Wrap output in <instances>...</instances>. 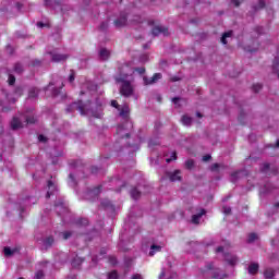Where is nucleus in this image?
<instances>
[{
  "label": "nucleus",
  "mask_w": 279,
  "mask_h": 279,
  "mask_svg": "<svg viewBox=\"0 0 279 279\" xmlns=\"http://www.w3.org/2000/svg\"><path fill=\"white\" fill-rule=\"evenodd\" d=\"M153 36H160V34H163V36H169V28L165 26H155L151 29Z\"/></svg>",
  "instance_id": "4"
},
{
  "label": "nucleus",
  "mask_w": 279,
  "mask_h": 279,
  "mask_svg": "<svg viewBox=\"0 0 279 279\" xmlns=\"http://www.w3.org/2000/svg\"><path fill=\"white\" fill-rule=\"evenodd\" d=\"M172 160H178V153L173 151L171 157L166 159V162H172Z\"/></svg>",
  "instance_id": "35"
},
{
  "label": "nucleus",
  "mask_w": 279,
  "mask_h": 279,
  "mask_svg": "<svg viewBox=\"0 0 279 279\" xmlns=\"http://www.w3.org/2000/svg\"><path fill=\"white\" fill-rule=\"evenodd\" d=\"M258 264L253 263L248 266V274H251V276H256V274H258Z\"/></svg>",
  "instance_id": "14"
},
{
  "label": "nucleus",
  "mask_w": 279,
  "mask_h": 279,
  "mask_svg": "<svg viewBox=\"0 0 279 279\" xmlns=\"http://www.w3.org/2000/svg\"><path fill=\"white\" fill-rule=\"evenodd\" d=\"M206 215V209H201V211L196 215L192 216V223H195L196 226L199 223V219Z\"/></svg>",
  "instance_id": "11"
},
{
  "label": "nucleus",
  "mask_w": 279,
  "mask_h": 279,
  "mask_svg": "<svg viewBox=\"0 0 279 279\" xmlns=\"http://www.w3.org/2000/svg\"><path fill=\"white\" fill-rule=\"evenodd\" d=\"M252 88H253V93H260V90L263 89V85L254 84Z\"/></svg>",
  "instance_id": "32"
},
{
  "label": "nucleus",
  "mask_w": 279,
  "mask_h": 279,
  "mask_svg": "<svg viewBox=\"0 0 279 279\" xmlns=\"http://www.w3.org/2000/svg\"><path fill=\"white\" fill-rule=\"evenodd\" d=\"M3 252H4V256H12V254H14V251H12V248L8 246L3 248Z\"/></svg>",
  "instance_id": "34"
},
{
  "label": "nucleus",
  "mask_w": 279,
  "mask_h": 279,
  "mask_svg": "<svg viewBox=\"0 0 279 279\" xmlns=\"http://www.w3.org/2000/svg\"><path fill=\"white\" fill-rule=\"evenodd\" d=\"M181 173L182 172L180 170H174L173 172H171L169 174L170 182H180V180H182Z\"/></svg>",
  "instance_id": "7"
},
{
  "label": "nucleus",
  "mask_w": 279,
  "mask_h": 279,
  "mask_svg": "<svg viewBox=\"0 0 279 279\" xmlns=\"http://www.w3.org/2000/svg\"><path fill=\"white\" fill-rule=\"evenodd\" d=\"M246 51H250V53H254L255 51H258V44H256L255 48H251L250 46H247Z\"/></svg>",
  "instance_id": "43"
},
{
  "label": "nucleus",
  "mask_w": 279,
  "mask_h": 279,
  "mask_svg": "<svg viewBox=\"0 0 279 279\" xmlns=\"http://www.w3.org/2000/svg\"><path fill=\"white\" fill-rule=\"evenodd\" d=\"M37 64H40V61L35 60V61L33 62V66H37Z\"/></svg>",
  "instance_id": "64"
},
{
  "label": "nucleus",
  "mask_w": 279,
  "mask_h": 279,
  "mask_svg": "<svg viewBox=\"0 0 279 279\" xmlns=\"http://www.w3.org/2000/svg\"><path fill=\"white\" fill-rule=\"evenodd\" d=\"M265 8V0H259L256 10H263Z\"/></svg>",
  "instance_id": "44"
},
{
  "label": "nucleus",
  "mask_w": 279,
  "mask_h": 279,
  "mask_svg": "<svg viewBox=\"0 0 279 279\" xmlns=\"http://www.w3.org/2000/svg\"><path fill=\"white\" fill-rule=\"evenodd\" d=\"M45 278V272L43 270H38L35 274V279H44Z\"/></svg>",
  "instance_id": "37"
},
{
  "label": "nucleus",
  "mask_w": 279,
  "mask_h": 279,
  "mask_svg": "<svg viewBox=\"0 0 279 279\" xmlns=\"http://www.w3.org/2000/svg\"><path fill=\"white\" fill-rule=\"evenodd\" d=\"M239 173H241V171H234V172H232V173H231V178H232L233 180H236V178H239Z\"/></svg>",
  "instance_id": "48"
},
{
  "label": "nucleus",
  "mask_w": 279,
  "mask_h": 279,
  "mask_svg": "<svg viewBox=\"0 0 279 279\" xmlns=\"http://www.w3.org/2000/svg\"><path fill=\"white\" fill-rule=\"evenodd\" d=\"M131 279H143V276H141L140 274H135L132 276Z\"/></svg>",
  "instance_id": "54"
},
{
  "label": "nucleus",
  "mask_w": 279,
  "mask_h": 279,
  "mask_svg": "<svg viewBox=\"0 0 279 279\" xmlns=\"http://www.w3.org/2000/svg\"><path fill=\"white\" fill-rule=\"evenodd\" d=\"M97 171H99L97 167H92V173H97Z\"/></svg>",
  "instance_id": "61"
},
{
  "label": "nucleus",
  "mask_w": 279,
  "mask_h": 279,
  "mask_svg": "<svg viewBox=\"0 0 279 279\" xmlns=\"http://www.w3.org/2000/svg\"><path fill=\"white\" fill-rule=\"evenodd\" d=\"M73 233L71 231H64L62 232L63 241H68V239H71Z\"/></svg>",
  "instance_id": "33"
},
{
  "label": "nucleus",
  "mask_w": 279,
  "mask_h": 279,
  "mask_svg": "<svg viewBox=\"0 0 279 279\" xmlns=\"http://www.w3.org/2000/svg\"><path fill=\"white\" fill-rule=\"evenodd\" d=\"M113 24L116 27H125L128 25V15L122 14L120 19L114 20Z\"/></svg>",
  "instance_id": "6"
},
{
  "label": "nucleus",
  "mask_w": 279,
  "mask_h": 279,
  "mask_svg": "<svg viewBox=\"0 0 279 279\" xmlns=\"http://www.w3.org/2000/svg\"><path fill=\"white\" fill-rule=\"evenodd\" d=\"M108 279H119V272L117 270H112L108 274Z\"/></svg>",
  "instance_id": "29"
},
{
  "label": "nucleus",
  "mask_w": 279,
  "mask_h": 279,
  "mask_svg": "<svg viewBox=\"0 0 279 279\" xmlns=\"http://www.w3.org/2000/svg\"><path fill=\"white\" fill-rule=\"evenodd\" d=\"M16 83V77L14 75H9V86H14Z\"/></svg>",
  "instance_id": "36"
},
{
  "label": "nucleus",
  "mask_w": 279,
  "mask_h": 279,
  "mask_svg": "<svg viewBox=\"0 0 279 279\" xmlns=\"http://www.w3.org/2000/svg\"><path fill=\"white\" fill-rule=\"evenodd\" d=\"M165 276H166V272H165V270H161V272L159 274V279H162V278H165Z\"/></svg>",
  "instance_id": "60"
},
{
  "label": "nucleus",
  "mask_w": 279,
  "mask_h": 279,
  "mask_svg": "<svg viewBox=\"0 0 279 279\" xmlns=\"http://www.w3.org/2000/svg\"><path fill=\"white\" fill-rule=\"evenodd\" d=\"M258 239V235L256 233H250L247 238V243H254Z\"/></svg>",
  "instance_id": "28"
},
{
  "label": "nucleus",
  "mask_w": 279,
  "mask_h": 279,
  "mask_svg": "<svg viewBox=\"0 0 279 279\" xmlns=\"http://www.w3.org/2000/svg\"><path fill=\"white\" fill-rule=\"evenodd\" d=\"M193 167H195V161H193V159L185 161V169H192Z\"/></svg>",
  "instance_id": "30"
},
{
  "label": "nucleus",
  "mask_w": 279,
  "mask_h": 279,
  "mask_svg": "<svg viewBox=\"0 0 279 279\" xmlns=\"http://www.w3.org/2000/svg\"><path fill=\"white\" fill-rule=\"evenodd\" d=\"M120 117H122V119H125L126 121H128V119H130V106L124 105L120 109Z\"/></svg>",
  "instance_id": "10"
},
{
  "label": "nucleus",
  "mask_w": 279,
  "mask_h": 279,
  "mask_svg": "<svg viewBox=\"0 0 279 279\" xmlns=\"http://www.w3.org/2000/svg\"><path fill=\"white\" fill-rule=\"evenodd\" d=\"M38 142L39 143H47V137L45 135H39L38 136Z\"/></svg>",
  "instance_id": "47"
},
{
  "label": "nucleus",
  "mask_w": 279,
  "mask_h": 279,
  "mask_svg": "<svg viewBox=\"0 0 279 279\" xmlns=\"http://www.w3.org/2000/svg\"><path fill=\"white\" fill-rule=\"evenodd\" d=\"M267 171H269V163L268 162H264L260 167V172L262 173H267Z\"/></svg>",
  "instance_id": "31"
},
{
  "label": "nucleus",
  "mask_w": 279,
  "mask_h": 279,
  "mask_svg": "<svg viewBox=\"0 0 279 279\" xmlns=\"http://www.w3.org/2000/svg\"><path fill=\"white\" fill-rule=\"evenodd\" d=\"M219 163H214V165H211V167H210V171H219Z\"/></svg>",
  "instance_id": "45"
},
{
  "label": "nucleus",
  "mask_w": 279,
  "mask_h": 279,
  "mask_svg": "<svg viewBox=\"0 0 279 279\" xmlns=\"http://www.w3.org/2000/svg\"><path fill=\"white\" fill-rule=\"evenodd\" d=\"M153 84H156V82H158V80H162V74L161 73H155L153 75V77H150Z\"/></svg>",
  "instance_id": "25"
},
{
  "label": "nucleus",
  "mask_w": 279,
  "mask_h": 279,
  "mask_svg": "<svg viewBox=\"0 0 279 279\" xmlns=\"http://www.w3.org/2000/svg\"><path fill=\"white\" fill-rule=\"evenodd\" d=\"M161 250H162V246L153 244L150 246L149 256H154L156 254V252H161Z\"/></svg>",
  "instance_id": "15"
},
{
  "label": "nucleus",
  "mask_w": 279,
  "mask_h": 279,
  "mask_svg": "<svg viewBox=\"0 0 279 279\" xmlns=\"http://www.w3.org/2000/svg\"><path fill=\"white\" fill-rule=\"evenodd\" d=\"M143 80H144L145 86H149V85L154 84V82H151V78H149L147 76H144Z\"/></svg>",
  "instance_id": "39"
},
{
  "label": "nucleus",
  "mask_w": 279,
  "mask_h": 279,
  "mask_svg": "<svg viewBox=\"0 0 279 279\" xmlns=\"http://www.w3.org/2000/svg\"><path fill=\"white\" fill-rule=\"evenodd\" d=\"M25 119V123L26 125H34V123H36V119L34 118V116H24Z\"/></svg>",
  "instance_id": "17"
},
{
  "label": "nucleus",
  "mask_w": 279,
  "mask_h": 279,
  "mask_svg": "<svg viewBox=\"0 0 279 279\" xmlns=\"http://www.w3.org/2000/svg\"><path fill=\"white\" fill-rule=\"evenodd\" d=\"M10 110H12V108H10V107H3L2 108V112H10Z\"/></svg>",
  "instance_id": "56"
},
{
  "label": "nucleus",
  "mask_w": 279,
  "mask_h": 279,
  "mask_svg": "<svg viewBox=\"0 0 279 279\" xmlns=\"http://www.w3.org/2000/svg\"><path fill=\"white\" fill-rule=\"evenodd\" d=\"M232 36V31H229V32H226L222 34V37H221V43L222 45H228V40L227 38H230Z\"/></svg>",
  "instance_id": "18"
},
{
  "label": "nucleus",
  "mask_w": 279,
  "mask_h": 279,
  "mask_svg": "<svg viewBox=\"0 0 279 279\" xmlns=\"http://www.w3.org/2000/svg\"><path fill=\"white\" fill-rule=\"evenodd\" d=\"M21 128H23V123L19 118L14 117L11 121V130H19Z\"/></svg>",
  "instance_id": "12"
},
{
  "label": "nucleus",
  "mask_w": 279,
  "mask_h": 279,
  "mask_svg": "<svg viewBox=\"0 0 279 279\" xmlns=\"http://www.w3.org/2000/svg\"><path fill=\"white\" fill-rule=\"evenodd\" d=\"M82 263H84V258L76 256L72 260V267H80V265H82Z\"/></svg>",
  "instance_id": "21"
},
{
  "label": "nucleus",
  "mask_w": 279,
  "mask_h": 279,
  "mask_svg": "<svg viewBox=\"0 0 279 279\" xmlns=\"http://www.w3.org/2000/svg\"><path fill=\"white\" fill-rule=\"evenodd\" d=\"M101 206L104 208H110V206H112V204L110 203V201H102L101 202Z\"/></svg>",
  "instance_id": "42"
},
{
  "label": "nucleus",
  "mask_w": 279,
  "mask_h": 279,
  "mask_svg": "<svg viewBox=\"0 0 279 279\" xmlns=\"http://www.w3.org/2000/svg\"><path fill=\"white\" fill-rule=\"evenodd\" d=\"M69 82L70 84H73L75 82V71L71 70V73L69 75Z\"/></svg>",
  "instance_id": "38"
},
{
  "label": "nucleus",
  "mask_w": 279,
  "mask_h": 279,
  "mask_svg": "<svg viewBox=\"0 0 279 279\" xmlns=\"http://www.w3.org/2000/svg\"><path fill=\"white\" fill-rule=\"evenodd\" d=\"M52 95H53V97H58V95H60V90L53 89Z\"/></svg>",
  "instance_id": "55"
},
{
  "label": "nucleus",
  "mask_w": 279,
  "mask_h": 279,
  "mask_svg": "<svg viewBox=\"0 0 279 279\" xmlns=\"http://www.w3.org/2000/svg\"><path fill=\"white\" fill-rule=\"evenodd\" d=\"M48 189H53V181L51 180L48 181Z\"/></svg>",
  "instance_id": "59"
},
{
  "label": "nucleus",
  "mask_w": 279,
  "mask_h": 279,
  "mask_svg": "<svg viewBox=\"0 0 279 279\" xmlns=\"http://www.w3.org/2000/svg\"><path fill=\"white\" fill-rule=\"evenodd\" d=\"M210 158H213L210 155H205V156H203V161L208 162V160H210Z\"/></svg>",
  "instance_id": "52"
},
{
  "label": "nucleus",
  "mask_w": 279,
  "mask_h": 279,
  "mask_svg": "<svg viewBox=\"0 0 279 279\" xmlns=\"http://www.w3.org/2000/svg\"><path fill=\"white\" fill-rule=\"evenodd\" d=\"M131 197L133 199H138V197H141V191H137L136 187H134L131 190Z\"/></svg>",
  "instance_id": "24"
},
{
  "label": "nucleus",
  "mask_w": 279,
  "mask_h": 279,
  "mask_svg": "<svg viewBox=\"0 0 279 279\" xmlns=\"http://www.w3.org/2000/svg\"><path fill=\"white\" fill-rule=\"evenodd\" d=\"M181 121L183 125H191V123H193V118L189 116H183Z\"/></svg>",
  "instance_id": "22"
},
{
  "label": "nucleus",
  "mask_w": 279,
  "mask_h": 279,
  "mask_svg": "<svg viewBox=\"0 0 279 279\" xmlns=\"http://www.w3.org/2000/svg\"><path fill=\"white\" fill-rule=\"evenodd\" d=\"M76 226H88V219L80 218L78 220H76Z\"/></svg>",
  "instance_id": "26"
},
{
  "label": "nucleus",
  "mask_w": 279,
  "mask_h": 279,
  "mask_svg": "<svg viewBox=\"0 0 279 279\" xmlns=\"http://www.w3.org/2000/svg\"><path fill=\"white\" fill-rule=\"evenodd\" d=\"M116 84H121L120 95H122V97H132V95H134V85H132V81H117Z\"/></svg>",
  "instance_id": "3"
},
{
  "label": "nucleus",
  "mask_w": 279,
  "mask_h": 279,
  "mask_svg": "<svg viewBox=\"0 0 279 279\" xmlns=\"http://www.w3.org/2000/svg\"><path fill=\"white\" fill-rule=\"evenodd\" d=\"M109 263H111L112 265H117V257L110 256L109 257Z\"/></svg>",
  "instance_id": "50"
},
{
  "label": "nucleus",
  "mask_w": 279,
  "mask_h": 279,
  "mask_svg": "<svg viewBox=\"0 0 279 279\" xmlns=\"http://www.w3.org/2000/svg\"><path fill=\"white\" fill-rule=\"evenodd\" d=\"M231 1H232L233 5H235V8H239L243 0H231Z\"/></svg>",
  "instance_id": "49"
},
{
  "label": "nucleus",
  "mask_w": 279,
  "mask_h": 279,
  "mask_svg": "<svg viewBox=\"0 0 279 279\" xmlns=\"http://www.w3.org/2000/svg\"><path fill=\"white\" fill-rule=\"evenodd\" d=\"M134 75V68L129 63H120L118 65V74L114 76L116 82L128 81V77Z\"/></svg>",
  "instance_id": "2"
},
{
  "label": "nucleus",
  "mask_w": 279,
  "mask_h": 279,
  "mask_svg": "<svg viewBox=\"0 0 279 279\" xmlns=\"http://www.w3.org/2000/svg\"><path fill=\"white\" fill-rule=\"evenodd\" d=\"M101 193V185H97L96 187L88 190L87 195L88 197H99Z\"/></svg>",
  "instance_id": "8"
},
{
  "label": "nucleus",
  "mask_w": 279,
  "mask_h": 279,
  "mask_svg": "<svg viewBox=\"0 0 279 279\" xmlns=\"http://www.w3.org/2000/svg\"><path fill=\"white\" fill-rule=\"evenodd\" d=\"M219 252H223V246H218L216 248V254H219Z\"/></svg>",
  "instance_id": "57"
},
{
  "label": "nucleus",
  "mask_w": 279,
  "mask_h": 279,
  "mask_svg": "<svg viewBox=\"0 0 279 279\" xmlns=\"http://www.w3.org/2000/svg\"><path fill=\"white\" fill-rule=\"evenodd\" d=\"M180 99V97H174V98H172V101H173V104H178V100Z\"/></svg>",
  "instance_id": "63"
},
{
  "label": "nucleus",
  "mask_w": 279,
  "mask_h": 279,
  "mask_svg": "<svg viewBox=\"0 0 279 279\" xmlns=\"http://www.w3.org/2000/svg\"><path fill=\"white\" fill-rule=\"evenodd\" d=\"M14 72L17 73V74L23 73V64H21V63H15V65H14Z\"/></svg>",
  "instance_id": "27"
},
{
  "label": "nucleus",
  "mask_w": 279,
  "mask_h": 279,
  "mask_svg": "<svg viewBox=\"0 0 279 279\" xmlns=\"http://www.w3.org/2000/svg\"><path fill=\"white\" fill-rule=\"evenodd\" d=\"M211 278L213 279H226V278H228V275H221L220 272H219V269H217V270H215L214 272H213V276H211Z\"/></svg>",
  "instance_id": "19"
},
{
  "label": "nucleus",
  "mask_w": 279,
  "mask_h": 279,
  "mask_svg": "<svg viewBox=\"0 0 279 279\" xmlns=\"http://www.w3.org/2000/svg\"><path fill=\"white\" fill-rule=\"evenodd\" d=\"M171 82H180V77L178 76L171 77Z\"/></svg>",
  "instance_id": "62"
},
{
  "label": "nucleus",
  "mask_w": 279,
  "mask_h": 279,
  "mask_svg": "<svg viewBox=\"0 0 279 279\" xmlns=\"http://www.w3.org/2000/svg\"><path fill=\"white\" fill-rule=\"evenodd\" d=\"M69 59V54H60L53 53L52 54V62H65Z\"/></svg>",
  "instance_id": "9"
},
{
  "label": "nucleus",
  "mask_w": 279,
  "mask_h": 279,
  "mask_svg": "<svg viewBox=\"0 0 279 279\" xmlns=\"http://www.w3.org/2000/svg\"><path fill=\"white\" fill-rule=\"evenodd\" d=\"M225 262L228 263L230 267H234L239 263V257L230 253H225Z\"/></svg>",
  "instance_id": "5"
},
{
  "label": "nucleus",
  "mask_w": 279,
  "mask_h": 279,
  "mask_svg": "<svg viewBox=\"0 0 279 279\" xmlns=\"http://www.w3.org/2000/svg\"><path fill=\"white\" fill-rule=\"evenodd\" d=\"M99 56L100 58H102V60H108V58H110V52L108 51V49L102 48L99 51Z\"/></svg>",
  "instance_id": "20"
},
{
  "label": "nucleus",
  "mask_w": 279,
  "mask_h": 279,
  "mask_svg": "<svg viewBox=\"0 0 279 279\" xmlns=\"http://www.w3.org/2000/svg\"><path fill=\"white\" fill-rule=\"evenodd\" d=\"M54 240L53 236H48L44 240V245L46 247V250H48V247H51V245H53Z\"/></svg>",
  "instance_id": "16"
},
{
  "label": "nucleus",
  "mask_w": 279,
  "mask_h": 279,
  "mask_svg": "<svg viewBox=\"0 0 279 279\" xmlns=\"http://www.w3.org/2000/svg\"><path fill=\"white\" fill-rule=\"evenodd\" d=\"M134 72L138 73L140 75L145 74V68H135L133 69Z\"/></svg>",
  "instance_id": "40"
},
{
  "label": "nucleus",
  "mask_w": 279,
  "mask_h": 279,
  "mask_svg": "<svg viewBox=\"0 0 279 279\" xmlns=\"http://www.w3.org/2000/svg\"><path fill=\"white\" fill-rule=\"evenodd\" d=\"M223 213H225V215H231L232 214V208L223 207Z\"/></svg>",
  "instance_id": "46"
},
{
  "label": "nucleus",
  "mask_w": 279,
  "mask_h": 279,
  "mask_svg": "<svg viewBox=\"0 0 279 279\" xmlns=\"http://www.w3.org/2000/svg\"><path fill=\"white\" fill-rule=\"evenodd\" d=\"M264 276H265V278H268V279L274 278V276H275L274 269L272 268H267L264 271Z\"/></svg>",
  "instance_id": "23"
},
{
  "label": "nucleus",
  "mask_w": 279,
  "mask_h": 279,
  "mask_svg": "<svg viewBox=\"0 0 279 279\" xmlns=\"http://www.w3.org/2000/svg\"><path fill=\"white\" fill-rule=\"evenodd\" d=\"M90 100H87L85 102L78 100L68 106L66 112H75V110H77L83 117L90 112V114L95 119H101V117H104V101L101 100V98H96L95 107H90Z\"/></svg>",
  "instance_id": "1"
},
{
  "label": "nucleus",
  "mask_w": 279,
  "mask_h": 279,
  "mask_svg": "<svg viewBox=\"0 0 279 279\" xmlns=\"http://www.w3.org/2000/svg\"><path fill=\"white\" fill-rule=\"evenodd\" d=\"M112 108H119V102L117 100H111Z\"/></svg>",
  "instance_id": "53"
},
{
  "label": "nucleus",
  "mask_w": 279,
  "mask_h": 279,
  "mask_svg": "<svg viewBox=\"0 0 279 279\" xmlns=\"http://www.w3.org/2000/svg\"><path fill=\"white\" fill-rule=\"evenodd\" d=\"M99 29L101 32H106V29H108V22H102L99 26Z\"/></svg>",
  "instance_id": "41"
},
{
  "label": "nucleus",
  "mask_w": 279,
  "mask_h": 279,
  "mask_svg": "<svg viewBox=\"0 0 279 279\" xmlns=\"http://www.w3.org/2000/svg\"><path fill=\"white\" fill-rule=\"evenodd\" d=\"M38 93H40V90L37 87H31L28 90V99H36Z\"/></svg>",
  "instance_id": "13"
},
{
  "label": "nucleus",
  "mask_w": 279,
  "mask_h": 279,
  "mask_svg": "<svg viewBox=\"0 0 279 279\" xmlns=\"http://www.w3.org/2000/svg\"><path fill=\"white\" fill-rule=\"evenodd\" d=\"M37 27H47V24L43 23V22H38L37 23Z\"/></svg>",
  "instance_id": "58"
},
{
  "label": "nucleus",
  "mask_w": 279,
  "mask_h": 279,
  "mask_svg": "<svg viewBox=\"0 0 279 279\" xmlns=\"http://www.w3.org/2000/svg\"><path fill=\"white\" fill-rule=\"evenodd\" d=\"M215 268V265L213 263H209L206 265V269H208V271H211V269Z\"/></svg>",
  "instance_id": "51"
}]
</instances>
